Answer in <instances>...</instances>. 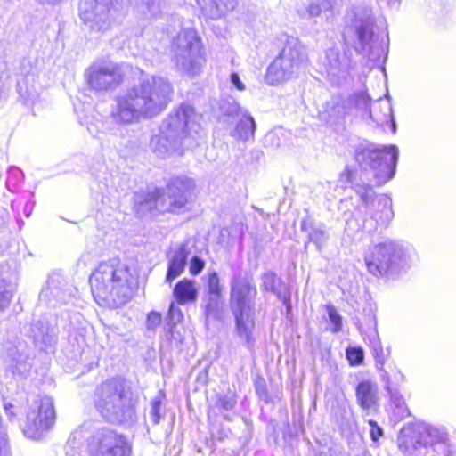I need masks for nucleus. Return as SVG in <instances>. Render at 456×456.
I'll return each instance as SVG.
<instances>
[{
	"instance_id": "obj_48",
	"label": "nucleus",
	"mask_w": 456,
	"mask_h": 456,
	"mask_svg": "<svg viewBox=\"0 0 456 456\" xmlns=\"http://www.w3.org/2000/svg\"><path fill=\"white\" fill-rule=\"evenodd\" d=\"M167 334L170 336V339L176 345H180L183 341V336L176 330V326L165 327Z\"/></svg>"
},
{
	"instance_id": "obj_3",
	"label": "nucleus",
	"mask_w": 456,
	"mask_h": 456,
	"mask_svg": "<svg viewBox=\"0 0 456 456\" xmlns=\"http://www.w3.org/2000/svg\"><path fill=\"white\" fill-rule=\"evenodd\" d=\"M201 115L188 103L173 110L161 122L159 133L151 136L150 147L160 159L182 156L199 145L202 137Z\"/></svg>"
},
{
	"instance_id": "obj_18",
	"label": "nucleus",
	"mask_w": 456,
	"mask_h": 456,
	"mask_svg": "<svg viewBox=\"0 0 456 456\" xmlns=\"http://www.w3.org/2000/svg\"><path fill=\"white\" fill-rule=\"evenodd\" d=\"M40 69L37 59L23 58L17 68V91L20 98L27 105H33L39 97L41 84Z\"/></svg>"
},
{
	"instance_id": "obj_16",
	"label": "nucleus",
	"mask_w": 456,
	"mask_h": 456,
	"mask_svg": "<svg viewBox=\"0 0 456 456\" xmlns=\"http://www.w3.org/2000/svg\"><path fill=\"white\" fill-rule=\"evenodd\" d=\"M370 97L365 89L354 92L346 99L340 95L331 97L325 104L322 113L323 118L330 124L340 123L353 110L368 112L370 110Z\"/></svg>"
},
{
	"instance_id": "obj_10",
	"label": "nucleus",
	"mask_w": 456,
	"mask_h": 456,
	"mask_svg": "<svg viewBox=\"0 0 456 456\" xmlns=\"http://www.w3.org/2000/svg\"><path fill=\"white\" fill-rule=\"evenodd\" d=\"M307 62L304 45L297 37H288L279 56L267 67L265 82L274 86L297 78L305 71Z\"/></svg>"
},
{
	"instance_id": "obj_54",
	"label": "nucleus",
	"mask_w": 456,
	"mask_h": 456,
	"mask_svg": "<svg viewBox=\"0 0 456 456\" xmlns=\"http://www.w3.org/2000/svg\"><path fill=\"white\" fill-rule=\"evenodd\" d=\"M34 206H35V201H33V200H28L25 204L24 208H23V213L26 216V217H29L30 216Z\"/></svg>"
},
{
	"instance_id": "obj_7",
	"label": "nucleus",
	"mask_w": 456,
	"mask_h": 456,
	"mask_svg": "<svg viewBox=\"0 0 456 456\" xmlns=\"http://www.w3.org/2000/svg\"><path fill=\"white\" fill-rule=\"evenodd\" d=\"M414 255L408 244L385 240L368 248L364 262L369 273L374 276L395 278L411 267Z\"/></svg>"
},
{
	"instance_id": "obj_52",
	"label": "nucleus",
	"mask_w": 456,
	"mask_h": 456,
	"mask_svg": "<svg viewBox=\"0 0 456 456\" xmlns=\"http://www.w3.org/2000/svg\"><path fill=\"white\" fill-rule=\"evenodd\" d=\"M13 372H24L28 371L30 368V364L26 361H21L20 362L18 361L15 365H12Z\"/></svg>"
},
{
	"instance_id": "obj_25",
	"label": "nucleus",
	"mask_w": 456,
	"mask_h": 456,
	"mask_svg": "<svg viewBox=\"0 0 456 456\" xmlns=\"http://www.w3.org/2000/svg\"><path fill=\"white\" fill-rule=\"evenodd\" d=\"M333 0H302L297 4V15L303 20H314L332 9Z\"/></svg>"
},
{
	"instance_id": "obj_20",
	"label": "nucleus",
	"mask_w": 456,
	"mask_h": 456,
	"mask_svg": "<svg viewBox=\"0 0 456 456\" xmlns=\"http://www.w3.org/2000/svg\"><path fill=\"white\" fill-rule=\"evenodd\" d=\"M260 280L262 290L275 295L289 312L291 310V293L285 281L272 271L262 273Z\"/></svg>"
},
{
	"instance_id": "obj_32",
	"label": "nucleus",
	"mask_w": 456,
	"mask_h": 456,
	"mask_svg": "<svg viewBox=\"0 0 456 456\" xmlns=\"http://www.w3.org/2000/svg\"><path fill=\"white\" fill-rule=\"evenodd\" d=\"M86 433L85 425L78 427L70 433L64 445L66 456H82V447Z\"/></svg>"
},
{
	"instance_id": "obj_19",
	"label": "nucleus",
	"mask_w": 456,
	"mask_h": 456,
	"mask_svg": "<svg viewBox=\"0 0 456 456\" xmlns=\"http://www.w3.org/2000/svg\"><path fill=\"white\" fill-rule=\"evenodd\" d=\"M65 277L60 273H53L48 276L45 286L41 289L39 301L47 305H53V301L65 303L70 293L68 289Z\"/></svg>"
},
{
	"instance_id": "obj_23",
	"label": "nucleus",
	"mask_w": 456,
	"mask_h": 456,
	"mask_svg": "<svg viewBox=\"0 0 456 456\" xmlns=\"http://www.w3.org/2000/svg\"><path fill=\"white\" fill-rule=\"evenodd\" d=\"M31 332L36 345L46 350L56 342L57 329L54 324L38 320L32 323Z\"/></svg>"
},
{
	"instance_id": "obj_28",
	"label": "nucleus",
	"mask_w": 456,
	"mask_h": 456,
	"mask_svg": "<svg viewBox=\"0 0 456 456\" xmlns=\"http://www.w3.org/2000/svg\"><path fill=\"white\" fill-rule=\"evenodd\" d=\"M379 377L384 383V389L387 395L401 394V387L405 382L404 374L395 366H388V370L384 369L379 371Z\"/></svg>"
},
{
	"instance_id": "obj_2",
	"label": "nucleus",
	"mask_w": 456,
	"mask_h": 456,
	"mask_svg": "<svg viewBox=\"0 0 456 456\" xmlns=\"http://www.w3.org/2000/svg\"><path fill=\"white\" fill-rule=\"evenodd\" d=\"M173 86L160 76H146L116 98L111 117L117 123L131 124L161 113L171 102Z\"/></svg>"
},
{
	"instance_id": "obj_17",
	"label": "nucleus",
	"mask_w": 456,
	"mask_h": 456,
	"mask_svg": "<svg viewBox=\"0 0 456 456\" xmlns=\"http://www.w3.org/2000/svg\"><path fill=\"white\" fill-rule=\"evenodd\" d=\"M55 419L53 398L43 396L35 408L28 411L22 431L27 437L38 440L53 427Z\"/></svg>"
},
{
	"instance_id": "obj_45",
	"label": "nucleus",
	"mask_w": 456,
	"mask_h": 456,
	"mask_svg": "<svg viewBox=\"0 0 456 456\" xmlns=\"http://www.w3.org/2000/svg\"><path fill=\"white\" fill-rule=\"evenodd\" d=\"M205 265V261L201 257L197 256H192L189 265L190 273L194 276L200 274L203 271Z\"/></svg>"
},
{
	"instance_id": "obj_40",
	"label": "nucleus",
	"mask_w": 456,
	"mask_h": 456,
	"mask_svg": "<svg viewBox=\"0 0 456 456\" xmlns=\"http://www.w3.org/2000/svg\"><path fill=\"white\" fill-rule=\"evenodd\" d=\"M327 313L330 322L332 323V332L338 333L342 330V316L332 305H327Z\"/></svg>"
},
{
	"instance_id": "obj_5",
	"label": "nucleus",
	"mask_w": 456,
	"mask_h": 456,
	"mask_svg": "<svg viewBox=\"0 0 456 456\" xmlns=\"http://www.w3.org/2000/svg\"><path fill=\"white\" fill-rule=\"evenodd\" d=\"M257 289L248 273L236 271L230 281L229 305L235 322V333L242 344L253 351L256 345V298Z\"/></svg>"
},
{
	"instance_id": "obj_14",
	"label": "nucleus",
	"mask_w": 456,
	"mask_h": 456,
	"mask_svg": "<svg viewBox=\"0 0 456 456\" xmlns=\"http://www.w3.org/2000/svg\"><path fill=\"white\" fill-rule=\"evenodd\" d=\"M89 456H131L132 446L126 436L108 428H98L87 439Z\"/></svg>"
},
{
	"instance_id": "obj_53",
	"label": "nucleus",
	"mask_w": 456,
	"mask_h": 456,
	"mask_svg": "<svg viewBox=\"0 0 456 456\" xmlns=\"http://www.w3.org/2000/svg\"><path fill=\"white\" fill-rule=\"evenodd\" d=\"M256 390L261 399L267 401V392L265 385L262 386L258 384L256 387Z\"/></svg>"
},
{
	"instance_id": "obj_46",
	"label": "nucleus",
	"mask_w": 456,
	"mask_h": 456,
	"mask_svg": "<svg viewBox=\"0 0 456 456\" xmlns=\"http://www.w3.org/2000/svg\"><path fill=\"white\" fill-rule=\"evenodd\" d=\"M368 424L370 427V439L373 442H378L380 437L384 436L383 428L378 425V423L375 420L369 419Z\"/></svg>"
},
{
	"instance_id": "obj_41",
	"label": "nucleus",
	"mask_w": 456,
	"mask_h": 456,
	"mask_svg": "<svg viewBox=\"0 0 456 456\" xmlns=\"http://www.w3.org/2000/svg\"><path fill=\"white\" fill-rule=\"evenodd\" d=\"M346 354L350 365H359L364 359V352L362 347H348Z\"/></svg>"
},
{
	"instance_id": "obj_15",
	"label": "nucleus",
	"mask_w": 456,
	"mask_h": 456,
	"mask_svg": "<svg viewBox=\"0 0 456 456\" xmlns=\"http://www.w3.org/2000/svg\"><path fill=\"white\" fill-rule=\"evenodd\" d=\"M126 66L110 60L94 61L86 72L87 83L93 90L108 91L115 89L123 81Z\"/></svg>"
},
{
	"instance_id": "obj_12",
	"label": "nucleus",
	"mask_w": 456,
	"mask_h": 456,
	"mask_svg": "<svg viewBox=\"0 0 456 456\" xmlns=\"http://www.w3.org/2000/svg\"><path fill=\"white\" fill-rule=\"evenodd\" d=\"M172 61L182 74L191 77L199 76L205 64L204 51L200 38L192 28L180 31L173 40Z\"/></svg>"
},
{
	"instance_id": "obj_39",
	"label": "nucleus",
	"mask_w": 456,
	"mask_h": 456,
	"mask_svg": "<svg viewBox=\"0 0 456 456\" xmlns=\"http://www.w3.org/2000/svg\"><path fill=\"white\" fill-rule=\"evenodd\" d=\"M237 404L236 396L233 394H226L223 395H218L216 401V407L225 411H232Z\"/></svg>"
},
{
	"instance_id": "obj_57",
	"label": "nucleus",
	"mask_w": 456,
	"mask_h": 456,
	"mask_svg": "<svg viewBox=\"0 0 456 456\" xmlns=\"http://www.w3.org/2000/svg\"><path fill=\"white\" fill-rule=\"evenodd\" d=\"M37 1L41 4H55L61 2L62 0H37Z\"/></svg>"
},
{
	"instance_id": "obj_6",
	"label": "nucleus",
	"mask_w": 456,
	"mask_h": 456,
	"mask_svg": "<svg viewBox=\"0 0 456 456\" xmlns=\"http://www.w3.org/2000/svg\"><path fill=\"white\" fill-rule=\"evenodd\" d=\"M94 405L102 418L113 424H133L136 421V401L131 388L119 378L99 384L94 392Z\"/></svg>"
},
{
	"instance_id": "obj_4",
	"label": "nucleus",
	"mask_w": 456,
	"mask_h": 456,
	"mask_svg": "<svg viewBox=\"0 0 456 456\" xmlns=\"http://www.w3.org/2000/svg\"><path fill=\"white\" fill-rule=\"evenodd\" d=\"M91 290L99 305L118 308L134 293V281L129 267L118 258L101 262L89 278Z\"/></svg>"
},
{
	"instance_id": "obj_27",
	"label": "nucleus",
	"mask_w": 456,
	"mask_h": 456,
	"mask_svg": "<svg viewBox=\"0 0 456 456\" xmlns=\"http://www.w3.org/2000/svg\"><path fill=\"white\" fill-rule=\"evenodd\" d=\"M202 13L212 20H217L232 10L236 0H198Z\"/></svg>"
},
{
	"instance_id": "obj_58",
	"label": "nucleus",
	"mask_w": 456,
	"mask_h": 456,
	"mask_svg": "<svg viewBox=\"0 0 456 456\" xmlns=\"http://www.w3.org/2000/svg\"><path fill=\"white\" fill-rule=\"evenodd\" d=\"M353 222H354V220H353V219H352V220H348V221H346V226H347L348 228H350V226H351V224H352V223H353Z\"/></svg>"
},
{
	"instance_id": "obj_42",
	"label": "nucleus",
	"mask_w": 456,
	"mask_h": 456,
	"mask_svg": "<svg viewBox=\"0 0 456 456\" xmlns=\"http://www.w3.org/2000/svg\"><path fill=\"white\" fill-rule=\"evenodd\" d=\"M372 351L376 367L380 371L385 369L384 365L387 356L383 351V348L379 341H377L376 343L373 344Z\"/></svg>"
},
{
	"instance_id": "obj_1",
	"label": "nucleus",
	"mask_w": 456,
	"mask_h": 456,
	"mask_svg": "<svg viewBox=\"0 0 456 456\" xmlns=\"http://www.w3.org/2000/svg\"><path fill=\"white\" fill-rule=\"evenodd\" d=\"M398 156L395 145L360 144L354 156L359 170L346 167L341 173L342 182L350 183L361 200L355 215L364 214V216L361 221L355 219L358 230L372 232L379 227H387L393 219L391 199L384 194L376 195L370 183L380 186L391 180L395 174Z\"/></svg>"
},
{
	"instance_id": "obj_26",
	"label": "nucleus",
	"mask_w": 456,
	"mask_h": 456,
	"mask_svg": "<svg viewBox=\"0 0 456 456\" xmlns=\"http://www.w3.org/2000/svg\"><path fill=\"white\" fill-rule=\"evenodd\" d=\"M189 255L190 250L185 243L180 245L174 252L168 261L166 282L171 284L175 279L183 273Z\"/></svg>"
},
{
	"instance_id": "obj_13",
	"label": "nucleus",
	"mask_w": 456,
	"mask_h": 456,
	"mask_svg": "<svg viewBox=\"0 0 456 456\" xmlns=\"http://www.w3.org/2000/svg\"><path fill=\"white\" fill-rule=\"evenodd\" d=\"M195 182L185 175L169 179L165 187L158 188L157 204L161 213L179 214L192 201Z\"/></svg>"
},
{
	"instance_id": "obj_55",
	"label": "nucleus",
	"mask_w": 456,
	"mask_h": 456,
	"mask_svg": "<svg viewBox=\"0 0 456 456\" xmlns=\"http://www.w3.org/2000/svg\"><path fill=\"white\" fill-rule=\"evenodd\" d=\"M388 110H389V116L391 118V120H390V122H391V129H392L393 133H395V131H396V125H395V119L393 118L392 110H391L390 107L388 108Z\"/></svg>"
},
{
	"instance_id": "obj_51",
	"label": "nucleus",
	"mask_w": 456,
	"mask_h": 456,
	"mask_svg": "<svg viewBox=\"0 0 456 456\" xmlns=\"http://www.w3.org/2000/svg\"><path fill=\"white\" fill-rule=\"evenodd\" d=\"M146 8L147 13L150 16H154L159 11V0H147Z\"/></svg>"
},
{
	"instance_id": "obj_22",
	"label": "nucleus",
	"mask_w": 456,
	"mask_h": 456,
	"mask_svg": "<svg viewBox=\"0 0 456 456\" xmlns=\"http://www.w3.org/2000/svg\"><path fill=\"white\" fill-rule=\"evenodd\" d=\"M301 231L307 234L308 242L314 244L316 250L321 253L327 247L330 238L326 225L322 223H315L307 218L300 224Z\"/></svg>"
},
{
	"instance_id": "obj_21",
	"label": "nucleus",
	"mask_w": 456,
	"mask_h": 456,
	"mask_svg": "<svg viewBox=\"0 0 456 456\" xmlns=\"http://www.w3.org/2000/svg\"><path fill=\"white\" fill-rule=\"evenodd\" d=\"M18 281L16 266L0 265V312L10 304Z\"/></svg>"
},
{
	"instance_id": "obj_50",
	"label": "nucleus",
	"mask_w": 456,
	"mask_h": 456,
	"mask_svg": "<svg viewBox=\"0 0 456 456\" xmlns=\"http://www.w3.org/2000/svg\"><path fill=\"white\" fill-rule=\"evenodd\" d=\"M231 84L240 92H243L246 89L244 83L241 81L240 76L236 72H232L230 75Z\"/></svg>"
},
{
	"instance_id": "obj_56",
	"label": "nucleus",
	"mask_w": 456,
	"mask_h": 456,
	"mask_svg": "<svg viewBox=\"0 0 456 456\" xmlns=\"http://www.w3.org/2000/svg\"><path fill=\"white\" fill-rule=\"evenodd\" d=\"M4 411L6 412V414L10 415V416H14V414L10 411L11 408H12V404L8 403H5L4 405Z\"/></svg>"
},
{
	"instance_id": "obj_37",
	"label": "nucleus",
	"mask_w": 456,
	"mask_h": 456,
	"mask_svg": "<svg viewBox=\"0 0 456 456\" xmlns=\"http://www.w3.org/2000/svg\"><path fill=\"white\" fill-rule=\"evenodd\" d=\"M207 291L208 295L222 296L223 288L220 283L218 273L216 271L208 272L206 276Z\"/></svg>"
},
{
	"instance_id": "obj_44",
	"label": "nucleus",
	"mask_w": 456,
	"mask_h": 456,
	"mask_svg": "<svg viewBox=\"0 0 456 456\" xmlns=\"http://www.w3.org/2000/svg\"><path fill=\"white\" fill-rule=\"evenodd\" d=\"M86 127L88 132L94 136L98 137L102 129L103 128V123L100 118L92 117L89 120H86Z\"/></svg>"
},
{
	"instance_id": "obj_8",
	"label": "nucleus",
	"mask_w": 456,
	"mask_h": 456,
	"mask_svg": "<svg viewBox=\"0 0 456 456\" xmlns=\"http://www.w3.org/2000/svg\"><path fill=\"white\" fill-rule=\"evenodd\" d=\"M398 446L404 454L410 456L424 454L428 448L437 456L455 455L446 428L427 423L403 428L398 437Z\"/></svg>"
},
{
	"instance_id": "obj_47",
	"label": "nucleus",
	"mask_w": 456,
	"mask_h": 456,
	"mask_svg": "<svg viewBox=\"0 0 456 456\" xmlns=\"http://www.w3.org/2000/svg\"><path fill=\"white\" fill-rule=\"evenodd\" d=\"M23 179V173L20 169L17 167H12L8 172V178L6 181L7 186H10L14 180L15 183L21 181Z\"/></svg>"
},
{
	"instance_id": "obj_31",
	"label": "nucleus",
	"mask_w": 456,
	"mask_h": 456,
	"mask_svg": "<svg viewBox=\"0 0 456 456\" xmlns=\"http://www.w3.org/2000/svg\"><path fill=\"white\" fill-rule=\"evenodd\" d=\"M235 127L231 131V135L235 139L246 142L254 137L256 124L251 115L246 112V115L240 116L237 119Z\"/></svg>"
},
{
	"instance_id": "obj_29",
	"label": "nucleus",
	"mask_w": 456,
	"mask_h": 456,
	"mask_svg": "<svg viewBox=\"0 0 456 456\" xmlns=\"http://www.w3.org/2000/svg\"><path fill=\"white\" fill-rule=\"evenodd\" d=\"M219 121L233 124L240 116L246 115L247 110L241 108L232 97L222 98L219 102Z\"/></svg>"
},
{
	"instance_id": "obj_34",
	"label": "nucleus",
	"mask_w": 456,
	"mask_h": 456,
	"mask_svg": "<svg viewBox=\"0 0 456 456\" xmlns=\"http://www.w3.org/2000/svg\"><path fill=\"white\" fill-rule=\"evenodd\" d=\"M388 399L391 407V418L395 422H399L411 415L402 393L389 395Z\"/></svg>"
},
{
	"instance_id": "obj_49",
	"label": "nucleus",
	"mask_w": 456,
	"mask_h": 456,
	"mask_svg": "<svg viewBox=\"0 0 456 456\" xmlns=\"http://www.w3.org/2000/svg\"><path fill=\"white\" fill-rule=\"evenodd\" d=\"M328 57L329 58H330V57L333 58V62L330 61V72L333 75H336L341 69V65H340V62H339V61L338 59V53L336 52H334V51H330L329 53H328Z\"/></svg>"
},
{
	"instance_id": "obj_30",
	"label": "nucleus",
	"mask_w": 456,
	"mask_h": 456,
	"mask_svg": "<svg viewBox=\"0 0 456 456\" xmlns=\"http://www.w3.org/2000/svg\"><path fill=\"white\" fill-rule=\"evenodd\" d=\"M198 289L193 280L183 279L174 287L173 296L179 305L193 303L198 298Z\"/></svg>"
},
{
	"instance_id": "obj_38",
	"label": "nucleus",
	"mask_w": 456,
	"mask_h": 456,
	"mask_svg": "<svg viewBox=\"0 0 456 456\" xmlns=\"http://www.w3.org/2000/svg\"><path fill=\"white\" fill-rule=\"evenodd\" d=\"M183 314L182 310L174 303H171L168 308L167 314L166 316L165 327L176 326L179 322L183 321Z\"/></svg>"
},
{
	"instance_id": "obj_9",
	"label": "nucleus",
	"mask_w": 456,
	"mask_h": 456,
	"mask_svg": "<svg viewBox=\"0 0 456 456\" xmlns=\"http://www.w3.org/2000/svg\"><path fill=\"white\" fill-rule=\"evenodd\" d=\"M343 37L355 51L370 61L379 59L373 47L375 20L372 11L365 5H355L345 15Z\"/></svg>"
},
{
	"instance_id": "obj_33",
	"label": "nucleus",
	"mask_w": 456,
	"mask_h": 456,
	"mask_svg": "<svg viewBox=\"0 0 456 456\" xmlns=\"http://www.w3.org/2000/svg\"><path fill=\"white\" fill-rule=\"evenodd\" d=\"M159 199V191L156 188L151 193L137 194L134 198V208L137 214L144 215L147 212L156 209L159 212V208L157 204Z\"/></svg>"
},
{
	"instance_id": "obj_36",
	"label": "nucleus",
	"mask_w": 456,
	"mask_h": 456,
	"mask_svg": "<svg viewBox=\"0 0 456 456\" xmlns=\"http://www.w3.org/2000/svg\"><path fill=\"white\" fill-rule=\"evenodd\" d=\"M164 397L165 395L161 391H159L158 395L154 396L151 401L149 416L150 420L153 425H158L160 421V410Z\"/></svg>"
},
{
	"instance_id": "obj_24",
	"label": "nucleus",
	"mask_w": 456,
	"mask_h": 456,
	"mask_svg": "<svg viewBox=\"0 0 456 456\" xmlns=\"http://www.w3.org/2000/svg\"><path fill=\"white\" fill-rule=\"evenodd\" d=\"M355 395L357 403L363 411H372L378 407V387L375 383L370 380L359 382L355 388Z\"/></svg>"
},
{
	"instance_id": "obj_43",
	"label": "nucleus",
	"mask_w": 456,
	"mask_h": 456,
	"mask_svg": "<svg viewBox=\"0 0 456 456\" xmlns=\"http://www.w3.org/2000/svg\"><path fill=\"white\" fill-rule=\"evenodd\" d=\"M162 322V314L157 311H151L147 314L146 328L150 331H155Z\"/></svg>"
},
{
	"instance_id": "obj_35",
	"label": "nucleus",
	"mask_w": 456,
	"mask_h": 456,
	"mask_svg": "<svg viewBox=\"0 0 456 456\" xmlns=\"http://www.w3.org/2000/svg\"><path fill=\"white\" fill-rule=\"evenodd\" d=\"M221 297L217 295H205L204 301V317L206 325L210 321H216L220 318Z\"/></svg>"
},
{
	"instance_id": "obj_11",
	"label": "nucleus",
	"mask_w": 456,
	"mask_h": 456,
	"mask_svg": "<svg viewBox=\"0 0 456 456\" xmlns=\"http://www.w3.org/2000/svg\"><path fill=\"white\" fill-rule=\"evenodd\" d=\"M131 0H81L79 17L91 33L103 34L128 12Z\"/></svg>"
}]
</instances>
